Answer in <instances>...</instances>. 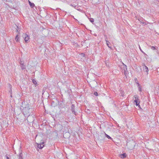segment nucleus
Segmentation results:
<instances>
[{
    "label": "nucleus",
    "instance_id": "1",
    "mask_svg": "<svg viewBox=\"0 0 159 159\" xmlns=\"http://www.w3.org/2000/svg\"><path fill=\"white\" fill-rule=\"evenodd\" d=\"M32 111V109H30L29 107L28 106L24 108L23 109V113H24V115L25 116L29 117L31 113V112Z\"/></svg>",
    "mask_w": 159,
    "mask_h": 159
},
{
    "label": "nucleus",
    "instance_id": "2",
    "mask_svg": "<svg viewBox=\"0 0 159 159\" xmlns=\"http://www.w3.org/2000/svg\"><path fill=\"white\" fill-rule=\"evenodd\" d=\"M121 69L122 72L123 73H124V74L126 75L128 73V71L127 70L126 66L123 64V65Z\"/></svg>",
    "mask_w": 159,
    "mask_h": 159
},
{
    "label": "nucleus",
    "instance_id": "3",
    "mask_svg": "<svg viewBox=\"0 0 159 159\" xmlns=\"http://www.w3.org/2000/svg\"><path fill=\"white\" fill-rule=\"evenodd\" d=\"M23 38L24 39L25 43H27V41L30 39V37L26 34H23Z\"/></svg>",
    "mask_w": 159,
    "mask_h": 159
},
{
    "label": "nucleus",
    "instance_id": "4",
    "mask_svg": "<svg viewBox=\"0 0 159 159\" xmlns=\"http://www.w3.org/2000/svg\"><path fill=\"white\" fill-rule=\"evenodd\" d=\"M142 66H143V71L144 72H146L147 73V75H148V74L149 71L148 67L145 65L144 63L143 64Z\"/></svg>",
    "mask_w": 159,
    "mask_h": 159
},
{
    "label": "nucleus",
    "instance_id": "5",
    "mask_svg": "<svg viewBox=\"0 0 159 159\" xmlns=\"http://www.w3.org/2000/svg\"><path fill=\"white\" fill-rule=\"evenodd\" d=\"M134 102L135 103V104L136 106H138L139 107H140L139 103L140 102V99H135L134 101Z\"/></svg>",
    "mask_w": 159,
    "mask_h": 159
},
{
    "label": "nucleus",
    "instance_id": "6",
    "mask_svg": "<svg viewBox=\"0 0 159 159\" xmlns=\"http://www.w3.org/2000/svg\"><path fill=\"white\" fill-rule=\"evenodd\" d=\"M44 142H42V143H41L40 144H38V148L40 149H42L44 146Z\"/></svg>",
    "mask_w": 159,
    "mask_h": 159
},
{
    "label": "nucleus",
    "instance_id": "7",
    "mask_svg": "<svg viewBox=\"0 0 159 159\" xmlns=\"http://www.w3.org/2000/svg\"><path fill=\"white\" fill-rule=\"evenodd\" d=\"M71 111L72 113H73L75 115H76L75 112V105L74 104H72L71 106Z\"/></svg>",
    "mask_w": 159,
    "mask_h": 159
},
{
    "label": "nucleus",
    "instance_id": "8",
    "mask_svg": "<svg viewBox=\"0 0 159 159\" xmlns=\"http://www.w3.org/2000/svg\"><path fill=\"white\" fill-rule=\"evenodd\" d=\"M20 65L21 67L22 70H24L25 69V66L23 63H21Z\"/></svg>",
    "mask_w": 159,
    "mask_h": 159
},
{
    "label": "nucleus",
    "instance_id": "9",
    "mask_svg": "<svg viewBox=\"0 0 159 159\" xmlns=\"http://www.w3.org/2000/svg\"><path fill=\"white\" fill-rule=\"evenodd\" d=\"M105 40H106V43H107V45L108 46V47L109 48H111V47L109 46V43H110V42H109V41H108L107 40V38H106V39Z\"/></svg>",
    "mask_w": 159,
    "mask_h": 159
},
{
    "label": "nucleus",
    "instance_id": "10",
    "mask_svg": "<svg viewBox=\"0 0 159 159\" xmlns=\"http://www.w3.org/2000/svg\"><path fill=\"white\" fill-rule=\"evenodd\" d=\"M126 155L125 153H123V154H121L120 155V157L121 158H124L126 157Z\"/></svg>",
    "mask_w": 159,
    "mask_h": 159
},
{
    "label": "nucleus",
    "instance_id": "11",
    "mask_svg": "<svg viewBox=\"0 0 159 159\" xmlns=\"http://www.w3.org/2000/svg\"><path fill=\"white\" fill-rule=\"evenodd\" d=\"M29 4L31 7H33L34 6V3H31L30 1H29Z\"/></svg>",
    "mask_w": 159,
    "mask_h": 159
},
{
    "label": "nucleus",
    "instance_id": "12",
    "mask_svg": "<svg viewBox=\"0 0 159 159\" xmlns=\"http://www.w3.org/2000/svg\"><path fill=\"white\" fill-rule=\"evenodd\" d=\"M15 39L16 40V42H18L19 41V37H18V35H17L16 37H15Z\"/></svg>",
    "mask_w": 159,
    "mask_h": 159
},
{
    "label": "nucleus",
    "instance_id": "13",
    "mask_svg": "<svg viewBox=\"0 0 159 159\" xmlns=\"http://www.w3.org/2000/svg\"><path fill=\"white\" fill-rule=\"evenodd\" d=\"M151 48V49H152V50H155L156 49H157V47H154V46H150Z\"/></svg>",
    "mask_w": 159,
    "mask_h": 159
},
{
    "label": "nucleus",
    "instance_id": "14",
    "mask_svg": "<svg viewBox=\"0 0 159 159\" xmlns=\"http://www.w3.org/2000/svg\"><path fill=\"white\" fill-rule=\"evenodd\" d=\"M134 98H135V99H139V96H138L137 95H134Z\"/></svg>",
    "mask_w": 159,
    "mask_h": 159
},
{
    "label": "nucleus",
    "instance_id": "15",
    "mask_svg": "<svg viewBox=\"0 0 159 159\" xmlns=\"http://www.w3.org/2000/svg\"><path fill=\"white\" fill-rule=\"evenodd\" d=\"M138 88H139V90L140 91H142V88H141L140 86L139 85V84H138Z\"/></svg>",
    "mask_w": 159,
    "mask_h": 159
},
{
    "label": "nucleus",
    "instance_id": "16",
    "mask_svg": "<svg viewBox=\"0 0 159 159\" xmlns=\"http://www.w3.org/2000/svg\"><path fill=\"white\" fill-rule=\"evenodd\" d=\"M105 135L106 136V137H107L108 139H111V138L108 135H107L106 134H105Z\"/></svg>",
    "mask_w": 159,
    "mask_h": 159
},
{
    "label": "nucleus",
    "instance_id": "17",
    "mask_svg": "<svg viewBox=\"0 0 159 159\" xmlns=\"http://www.w3.org/2000/svg\"><path fill=\"white\" fill-rule=\"evenodd\" d=\"M22 154L21 153L20 154L19 159H22Z\"/></svg>",
    "mask_w": 159,
    "mask_h": 159
},
{
    "label": "nucleus",
    "instance_id": "18",
    "mask_svg": "<svg viewBox=\"0 0 159 159\" xmlns=\"http://www.w3.org/2000/svg\"><path fill=\"white\" fill-rule=\"evenodd\" d=\"M90 21L92 23H93V22H94V20L93 18H90Z\"/></svg>",
    "mask_w": 159,
    "mask_h": 159
},
{
    "label": "nucleus",
    "instance_id": "19",
    "mask_svg": "<svg viewBox=\"0 0 159 159\" xmlns=\"http://www.w3.org/2000/svg\"><path fill=\"white\" fill-rule=\"evenodd\" d=\"M94 94L96 96H97L98 95V93L97 92H94Z\"/></svg>",
    "mask_w": 159,
    "mask_h": 159
},
{
    "label": "nucleus",
    "instance_id": "20",
    "mask_svg": "<svg viewBox=\"0 0 159 159\" xmlns=\"http://www.w3.org/2000/svg\"><path fill=\"white\" fill-rule=\"evenodd\" d=\"M86 112H87L88 113H90V111L88 109H87V111H86Z\"/></svg>",
    "mask_w": 159,
    "mask_h": 159
},
{
    "label": "nucleus",
    "instance_id": "21",
    "mask_svg": "<svg viewBox=\"0 0 159 159\" xmlns=\"http://www.w3.org/2000/svg\"><path fill=\"white\" fill-rule=\"evenodd\" d=\"M139 49H140V50H141V52H142L144 54H145V53H144V52H143V51L141 50V48H140V46H139Z\"/></svg>",
    "mask_w": 159,
    "mask_h": 159
},
{
    "label": "nucleus",
    "instance_id": "22",
    "mask_svg": "<svg viewBox=\"0 0 159 159\" xmlns=\"http://www.w3.org/2000/svg\"><path fill=\"white\" fill-rule=\"evenodd\" d=\"M6 158H7V159H9V157H7Z\"/></svg>",
    "mask_w": 159,
    "mask_h": 159
},
{
    "label": "nucleus",
    "instance_id": "23",
    "mask_svg": "<svg viewBox=\"0 0 159 159\" xmlns=\"http://www.w3.org/2000/svg\"><path fill=\"white\" fill-rule=\"evenodd\" d=\"M33 82L34 84H35V82L34 80H33Z\"/></svg>",
    "mask_w": 159,
    "mask_h": 159
},
{
    "label": "nucleus",
    "instance_id": "24",
    "mask_svg": "<svg viewBox=\"0 0 159 159\" xmlns=\"http://www.w3.org/2000/svg\"><path fill=\"white\" fill-rule=\"evenodd\" d=\"M142 23H144V22H142Z\"/></svg>",
    "mask_w": 159,
    "mask_h": 159
},
{
    "label": "nucleus",
    "instance_id": "25",
    "mask_svg": "<svg viewBox=\"0 0 159 159\" xmlns=\"http://www.w3.org/2000/svg\"><path fill=\"white\" fill-rule=\"evenodd\" d=\"M28 117H27V120H28Z\"/></svg>",
    "mask_w": 159,
    "mask_h": 159
}]
</instances>
